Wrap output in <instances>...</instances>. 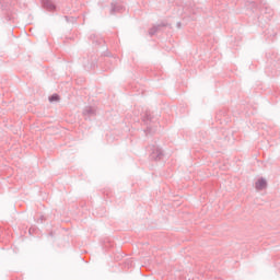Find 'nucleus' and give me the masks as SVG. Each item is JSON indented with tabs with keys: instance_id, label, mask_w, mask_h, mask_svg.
<instances>
[{
	"instance_id": "obj_1",
	"label": "nucleus",
	"mask_w": 280,
	"mask_h": 280,
	"mask_svg": "<svg viewBox=\"0 0 280 280\" xmlns=\"http://www.w3.org/2000/svg\"><path fill=\"white\" fill-rule=\"evenodd\" d=\"M266 187H268L266 179L260 178L256 182V189H266Z\"/></svg>"
},
{
	"instance_id": "obj_2",
	"label": "nucleus",
	"mask_w": 280,
	"mask_h": 280,
	"mask_svg": "<svg viewBox=\"0 0 280 280\" xmlns=\"http://www.w3.org/2000/svg\"><path fill=\"white\" fill-rule=\"evenodd\" d=\"M49 102H60V96L58 94H54L49 97Z\"/></svg>"
}]
</instances>
